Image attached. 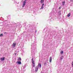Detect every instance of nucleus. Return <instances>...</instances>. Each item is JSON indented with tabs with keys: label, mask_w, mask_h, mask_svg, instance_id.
Instances as JSON below:
<instances>
[{
	"label": "nucleus",
	"mask_w": 73,
	"mask_h": 73,
	"mask_svg": "<svg viewBox=\"0 0 73 73\" xmlns=\"http://www.w3.org/2000/svg\"><path fill=\"white\" fill-rule=\"evenodd\" d=\"M31 46V54H35V51L36 50V39H35L34 43H32Z\"/></svg>",
	"instance_id": "f257e3e1"
},
{
	"label": "nucleus",
	"mask_w": 73,
	"mask_h": 73,
	"mask_svg": "<svg viewBox=\"0 0 73 73\" xmlns=\"http://www.w3.org/2000/svg\"><path fill=\"white\" fill-rule=\"evenodd\" d=\"M41 68V64L40 63H39L38 64V65L35 68V72H37V71H38V68Z\"/></svg>",
	"instance_id": "f03ea898"
},
{
	"label": "nucleus",
	"mask_w": 73,
	"mask_h": 73,
	"mask_svg": "<svg viewBox=\"0 0 73 73\" xmlns=\"http://www.w3.org/2000/svg\"><path fill=\"white\" fill-rule=\"evenodd\" d=\"M32 63L33 64V67H35V61L33 60V58H32Z\"/></svg>",
	"instance_id": "7ed1b4c3"
},
{
	"label": "nucleus",
	"mask_w": 73,
	"mask_h": 73,
	"mask_svg": "<svg viewBox=\"0 0 73 73\" xmlns=\"http://www.w3.org/2000/svg\"><path fill=\"white\" fill-rule=\"evenodd\" d=\"M27 2V0H25V1L23 2V5L22 6V7H25L26 4V3Z\"/></svg>",
	"instance_id": "20e7f679"
},
{
	"label": "nucleus",
	"mask_w": 73,
	"mask_h": 73,
	"mask_svg": "<svg viewBox=\"0 0 73 73\" xmlns=\"http://www.w3.org/2000/svg\"><path fill=\"white\" fill-rule=\"evenodd\" d=\"M26 66H27L26 65H25L23 67V68H22V70H23V72H25V68H26Z\"/></svg>",
	"instance_id": "39448f33"
},
{
	"label": "nucleus",
	"mask_w": 73,
	"mask_h": 73,
	"mask_svg": "<svg viewBox=\"0 0 73 73\" xmlns=\"http://www.w3.org/2000/svg\"><path fill=\"white\" fill-rule=\"evenodd\" d=\"M16 42H13L12 45V47L13 48H15L16 46Z\"/></svg>",
	"instance_id": "423d86ee"
},
{
	"label": "nucleus",
	"mask_w": 73,
	"mask_h": 73,
	"mask_svg": "<svg viewBox=\"0 0 73 73\" xmlns=\"http://www.w3.org/2000/svg\"><path fill=\"white\" fill-rule=\"evenodd\" d=\"M44 5V4L43 3L40 9H44V7H43Z\"/></svg>",
	"instance_id": "0eeeda50"
},
{
	"label": "nucleus",
	"mask_w": 73,
	"mask_h": 73,
	"mask_svg": "<svg viewBox=\"0 0 73 73\" xmlns=\"http://www.w3.org/2000/svg\"><path fill=\"white\" fill-rule=\"evenodd\" d=\"M1 61H4L5 60V58L3 57V58H0Z\"/></svg>",
	"instance_id": "6e6552de"
},
{
	"label": "nucleus",
	"mask_w": 73,
	"mask_h": 73,
	"mask_svg": "<svg viewBox=\"0 0 73 73\" xmlns=\"http://www.w3.org/2000/svg\"><path fill=\"white\" fill-rule=\"evenodd\" d=\"M52 57H50V60H49L50 62H52Z\"/></svg>",
	"instance_id": "1a4fd4ad"
},
{
	"label": "nucleus",
	"mask_w": 73,
	"mask_h": 73,
	"mask_svg": "<svg viewBox=\"0 0 73 73\" xmlns=\"http://www.w3.org/2000/svg\"><path fill=\"white\" fill-rule=\"evenodd\" d=\"M17 63H18V64L19 65H21V61H17Z\"/></svg>",
	"instance_id": "9d476101"
},
{
	"label": "nucleus",
	"mask_w": 73,
	"mask_h": 73,
	"mask_svg": "<svg viewBox=\"0 0 73 73\" xmlns=\"http://www.w3.org/2000/svg\"><path fill=\"white\" fill-rule=\"evenodd\" d=\"M65 1H64L62 2V5L64 6V5H65Z\"/></svg>",
	"instance_id": "9b49d317"
},
{
	"label": "nucleus",
	"mask_w": 73,
	"mask_h": 73,
	"mask_svg": "<svg viewBox=\"0 0 73 73\" xmlns=\"http://www.w3.org/2000/svg\"><path fill=\"white\" fill-rule=\"evenodd\" d=\"M63 58H64V56H62L60 58V60H62Z\"/></svg>",
	"instance_id": "f8f14e48"
},
{
	"label": "nucleus",
	"mask_w": 73,
	"mask_h": 73,
	"mask_svg": "<svg viewBox=\"0 0 73 73\" xmlns=\"http://www.w3.org/2000/svg\"><path fill=\"white\" fill-rule=\"evenodd\" d=\"M50 19L51 18V19H50L51 21H53V18L51 16H50Z\"/></svg>",
	"instance_id": "ddd939ff"
},
{
	"label": "nucleus",
	"mask_w": 73,
	"mask_h": 73,
	"mask_svg": "<svg viewBox=\"0 0 73 73\" xmlns=\"http://www.w3.org/2000/svg\"><path fill=\"white\" fill-rule=\"evenodd\" d=\"M61 11H59L58 12V15H61Z\"/></svg>",
	"instance_id": "4468645a"
},
{
	"label": "nucleus",
	"mask_w": 73,
	"mask_h": 73,
	"mask_svg": "<svg viewBox=\"0 0 73 73\" xmlns=\"http://www.w3.org/2000/svg\"><path fill=\"white\" fill-rule=\"evenodd\" d=\"M18 60L19 61H21V58H19L18 59Z\"/></svg>",
	"instance_id": "2eb2a0df"
},
{
	"label": "nucleus",
	"mask_w": 73,
	"mask_h": 73,
	"mask_svg": "<svg viewBox=\"0 0 73 73\" xmlns=\"http://www.w3.org/2000/svg\"><path fill=\"white\" fill-rule=\"evenodd\" d=\"M20 48H21V49H23V45H22L21 46H20Z\"/></svg>",
	"instance_id": "dca6fc26"
},
{
	"label": "nucleus",
	"mask_w": 73,
	"mask_h": 73,
	"mask_svg": "<svg viewBox=\"0 0 73 73\" xmlns=\"http://www.w3.org/2000/svg\"><path fill=\"white\" fill-rule=\"evenodd\" d=\"M44 0H41L40 1V3L41 4H42V3H44Z\"/></svg>",
	"instance_id": "f3484780"
},
{
	"label": "nucleus",
	"mask_w": 73,
	"mask_h": 73,
	"mask_svg": "<svg viewBox=\"0 0 73 73\" xmlns=\"http://www.w3.org/2000/svg\"><path fill=\"white\" fill-rule=\"evenodd\" d=\"M11 17L10 15H9L8 16H7V17L8 19H9V18H10Z\"/></svg>",
	"instance_id": "a211bd4d"
},
{
	"label": "nucleus",
	"mask_w": 73,
	"mask_h": 73,
	"mask_svg": "<svg viewBox=\"0 0 73 73\" xmlns=\"http://www.w3.org/2000/svg\"><path fill=\"white\" fill-rule=\"evenodd\" d=\"M44 66H46L47 65L46 62H45L44 63Z\"/></svg>",
	"instance_id": "6ab92c4d"
},
{
	"label": "nucleus",
	"mask_w": 73,
	"mask_h": 73,
	"mask_svg": "<svg viewBox=\"0 0 73 73\" xmlns=\"http://www.w3.org/2000/svg\"><path fill=\"white\" fill-rule=\"evenodd\" d=\"M70 13H69L68 14V15H67V16H68V17H70Z\"/></svg>",
	"instance_id": "aec40b11"
},
{
	"label": "nucleus",
	"mask_w": 73,
	"mask_h": 73,
	"mask_svg": "<svg viewBox=\"0 0 73 73\" xmlns=\"http://www.w3.org/2000/svg\"><path fill=\"white\" fill-rule=\"evenodd\" d=\"M63 53H64V51H62L60 52V53L61 54H63Z\"/></svg>",
	"instance_id": "412c9836"
},
{
	"label": "nucleus",
	"mask_w": 73,
	"mask_h": 73,
	"mask_svg": "<svg viewBox=\"0 0 73 73\" xmlns=\"http://www.w3.org/2000/svg\"><path fill=\"white\" fill-rule=\"evenodd\" d=\"M3 34H1L0 35V37H3Z\"/></svg>",
	"instance_id": "4be33fe9"
},
{
	"label": "nucleus",
	"mask_w": 73,
	"mask_h": 73,
	"mask_svg": "<svg viewBox=\"0 0 73 73\" xmlns=\"http://www.w3.org/2000/svg\"><path fill=\"white\" fill-rule=\"evenodd\" d=\"M19 28H21V25H20V24L19 25Z\"/></svg>",
	"instance_id": "5701e85b"
},
{
	"label": "nucleus",
	"mask_w": 73,
	"mask_h": 73,
	"mask_svg": "<svg viewBox=\"0 0 73 73\" xmlns=\"http://www.w3.org/2000/svg\"><path fill=\"white\" fill-rule=\"evenodd\" d=\"M72 67H73V61H72Z\"/></svg>",
	"instance_id": "b1692460"
},
{
	"label": "nucleus",
	"mask_w": 73,
	"mask_h": 73,
	"mask_svg": "<svg viewBox=\"0 0 73 73\" xmlns=\"http://www.w3.org/2000/svg\"><path fill=\"white\" fill-rule=\"evenodd\" d=\"M4 34H5V35H7V34H6L7 33H6V32H5L4 33Z\"/></svg>",
	"instance_id": "393cba45"
},
{
	"label": "nucleus",
	"mask_w": 73,
	"mask_h": 73,
	"mask_svg": "<svg viewBox=\"0 0 73 73\" xmlns=\"http://www.w3.org/2000/svg\"><path fill=\"white\" fill-rule=\"evenodd\" d=\"M3 24H4V23H7L6 22H5V21H3Z\"/></svg>",
	"instance_id": "a878e982"
},
{
	"label": "nucleus",
	"mask_w": 73,
	"mask_h": 73,
	"mask_svg": "<svg viewBox=\"0 0 73 73\" xmlns=\"http://www.w3.org/2000/svg\"><path fill=\"white\" fill-rule=\"evenodd\" d=\"M56 19V20H58V19H58V18H56V19Z\"/></svg>",
	"instance_id": "bb28decb"
},
{
	"label": "nucleus",
	"mask_w": 73,
	"mask_h": 73,
	"mask_svg": "<svg viewBox=\"0 0 73 73\" xmlns=\"http://www.w3.org/2000/svg\"><path fill=\"white\" fill-rule=\"evenodd\" d=\"M37 33V31L36 30L35 31V33Z\"/></svg>",
	"instance_id": "cd10ccee"
},
{
	"label": "nucleus",
	"mask_w": 73,
	"mask_h": 73,
	"mask_svg": "<svg viewBox=\"0 0 73 73\" xmlns=\"http://www.w3.org/2000/svg\"><path fill=\"white\" fill-rule=\"evenodd\" d=\"M53 13H54V14H55V13L54 12H53V13H52V14H53Z\"/></svg>",
	"instance_id": "c85d7f7f"
},
{
	"label": "nucleus",
	"mask_w": 73,
	"mask_h": 73,
	"mask_svg": "<svg viewBox=\"0 0 73 73\" xmlns=\"http://www.w3.org/2000/svg\"><path fill=\"white\" fill-rule=\"evenodd\" d=\"M15 55H16V53H15Z\"/></svg>",
	"instance_id": "c756f323"
},
{
	"label": "nucleus",
	"mask_w": 73,
	"mask_h": 73,
	"mask_svg": "<svg viewBox=\"0 0 73 73\" xmlns=\"http://www.w3.org/2000/svg\"><path fill=\"white\" fill-rule=\"evenodd\" d=\"M27 60H28V59H26V61H27Z\"/></svg>",
	"instance_id": "7c9ffc66"
},
{
	"label": "nucleus",
	"mask_w": 73,
	"mask_h": 73,
	"mask_svg": "<svg viewBox=\"0 0 73 73\" xmlns=\"http://www.w3.org/2000/svg\"><path fill=\"white\" fill-rule=\"evenodd\" d=\"M59 9H61V8H60V7L59 8Z\"/></svg>",
	"instance_id": "2f4dec72"
},
{
	"label": "nucleus",
	"mask_w": 73,
	"mask_h": 73,
	"mask_svg": "<svg viewBox=\"0 0 73 73\" xmlns=\"http://www.w3.org/2000/svg\"><path fill=\"white\" fill-rule=\"evenodd\" d=\"M1 18H3V17H1Z\"/></svg>",
	"instance_id": "473e14b6"
},
{
	"label": "nucleus",
	"mask_w": 73,
	"mask_h": 73,
	"mask_svg": "<svg viewBox=\"0 0 73 73\" xmlns=\"http://www.w3.org/2000/svg\"><path fill=\"white\" fill-rule=\"evenodd\" d=\"M40 73H42V72H41Z\"/></svg>",
	"instance_id": "72a5a7b5"
},
{
	"label": "nucleus",
	"mask_w": 73,
	"mask_h": 73,
	"mask_svg": "<svg viewBox=\"0 0 73 73\" xmlns=\"http://www.w3.org/2000/svg\"><path fill=\"white\" fill-rule=\"evenodd\" d=\"M2 20H3V18H2Z\"/></svg>",
	"instance_id": "f704fd0d"
},
{
	"label": "nucleus",
	"mask_w": 73,
	"mask_h": 73,
	"mask_svg": "<svg viewBox=\"0 0 73 73\" xmlns=\"http://www.w3.org/2000/svg\"><path fill=\"white\" fill-rule=\"evenodd\" d=\"M1 23H0V24H1Z\"/></svg>",
	"instance_id": "c9c22d12"
}]
</instances>
